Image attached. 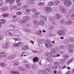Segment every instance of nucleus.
<instances>
[{
    "label": "nucleus",
    "mask_w": 74,
    "mask_h": 74,
    "mask_svg": "<svg viewBox=\"0 0 74 74\" xmlns=\"http://www.w3.org/2000/svg\"><path fill=\"white\" fill-rule=\"evenodd\" d=\"M65 74H71V72L70 71H67Z\"/></svg>",
    "instance_id": "774afa93"
},
{
    "label": "nucleus",
    "mask_w": 74,
    "mask_h": 74,
    "mask_svg": "<svg viewBox=\"0 0 74 74\" xmlns=\"http://www.w3.org/2000/svg\"><path fill=\"white\" fill-rule=\"evenodd\" d=\"M10 73L11 74H20L19 71L15 70H12V71H10Z\"/></svg>",
    "instance_id": "4468645a"
},
{
    "label": "nucleus",
    "mask_w": 74,
    "mask_h": 74,
    "mask_svg": "<svg viewBox=\"0 0 74 74\" xmlns=\"http://www.w3.org/2000/svg\"><path fill=\"white\" fill-rule=\"evenodd\" d=\"M65 24L67 25H71V24H73V21L71 20H69L68 21H66L65 22Z\"/></svg>",
    "instance_id": "a211bd4d"
},
{
    "label": "nucleus",
    "mask_w": 74,
    "mask_h": 74,
    "mask_svg": "<svg viewBox=\"0 0 74 74\" xmlns=\"http://www.w3.org/2000/svg\"><path fill=\"white\" fill-rule=\"evenodd\" d=\"M66 48V47L64 46L61 45L59 47L60 49H64Z\"/></svg>",
    "instance_id": "37998d69"
},
{
    "label": "nucleus",
    "mask_w": 74,
    "mask_h": 74,
    "mask_svg": "<svg viewBox=\"0 0 74 74\" xmlns=\"http://www.w3.org/2000/svg\"><path fill=\"white\" fill-rule=\"evenodd\" d=\"M59 63L58 62H54V66H58V65H59Z\"/></svg>",
    "instance_id": "6e6d98bb"
},
{
    "label": "nucleus",
    "mask_w": 74,
    "mask_h": 74,
    "mask_svg": "<svg viewBox=\"0 0 74 74\" xmlns=\"http://www.w3.org/2000/svg\"><path fill=\"white\" fill-rule=\"evenodd\" d=\"M74 51L72 49L68 51V53H73Z\"/></svg>",
    "instance_id": "13d9d810"
},
{
    "label": "nucleus",
    "mask_w": 74,
    "mask_h": 74,
    "mask_svg": "<svg viewBox=\"0 0 74 74\" xmlns=\"http://www.w3.org/2000/svg\"><path fill=\"white\" fill-rule=\"evenodd\" d=\"M64 21L63 20H61L59 21V23L60 24H61V25H63L64 24Z\"/></svg>",
    "instance_id": "5fc2aeb1"
},
{
    "label": "nucleus",
    "mask_w": 74,
    "mask_h": 74,
    "mask_svg": "<svg viewBox=\"0 0 74 74\" xmlns=\"http://www.w3.org/2000/svg\"><path fill=\"white\" fill-rule=\"evenodd\" d=\"M33 60L34 62H37L38 60V58L37 57H34L33 59Z\"/></svg>",
    "instance_id": "c9c22d12"
},
{
    "label": "nucleus",
    "mask_w": 74,
    "mask_h": 74,
    "mask_svg": "<svg viewBox=\"0 0 74 74\" xmlns=\"http://www.w3.org/2000/svg\"><path fill=\"white\" fill-rule=\"evenodd\" d=\"M6 22V20L4 19H0V23L1 24H3L5 23Z\"/></svg>",
    "instance_id": "b1692460"
},
{
    "label": "nucleus",
    "mask_w": 74,
    "mask_h": 74,
    "mask_svg": "<svg viewBox=\"0 0 74 74\" xmlns=\"http://www.w3.org/2000/svg\"><path fill=\"white\" fill-rule=\"evenodd\" d=\"M68 39H69V41L70 42H74V38L71 37H69L68 38Z\"/></svg>",
    "instance_id": "393cba45"
},
{
    "label": "nucleus",
    "mask_w": 74,
    "mask_h": 74,
    "mask_svg": "<svg viewBox=\"0 0 74 74\" xmlns=\"http://www.w3.org/2000/svg\"><path fill=\"white\" fill-rule=\"evenodd\" d=\"M67 48L69 49H74V47L72 45L68 44L67 46Z\"/></svg>",
    "instance_id": "6ab92c4d"
},
{
    "label": "nucleus",
    "mask_w": 74,
    "mask_h": 74,
    "mask_svg": "<svg viewBox=\"0 0 74 74\" xmlns=\"http://www.w3.org/2000/svg\"><path fill=\"white\" fill-rule=\"evenodd\" d=\"M69 40L68 39H65L64 40V44H68L69 43Z\"/></svg>",
    "instance_id": "f704fd0d"
},
{
    "label": "nucleus",
    "mask_w": 74,
    "mask_h": 74,
    "mask_svg": "<svg viewBox=\"0 0 74 74\" xmlns=\"http://www.w3.org/2000/svg\"><path fill=\"white\" fill-rule=\"evenodd\" d=\"M10 27H11L13 29H15L16 28V26L13 25H10Z\"/></svg>",
    "instance_id": "8fccbe9b"
},
{
    "label": "nucleus",
    "mask_w": 74,
    "mask_h": 74,
    "mask_svg": "<svg viewBox=\"0 0 74 74\" xmlns=\"http://www.w3.org/2000/svg\"><path fill=\"white\" fill-rule=\"evenodd\" d=\"M29 12H30V9H27L26 10L25 12H24V14H26V15H27V14H30Z\"/></svg>",
    "instance_id": "cd10ccee"
},
{
    "label": "nucleus",
    "mask_w": 74,
    "mask_h": 74,
    "mask_svg": "<svg viewBox=\"0 0 74 74\" xmlns=\"http://www.w3.org/2000/svg\"><path fill=\"white\" fill-rule=\"evenodd\" d=\"M45 55L48 57H51V58H53V55L52 54V52H50L48 53H45Z\"/></svg>",
    "instance_id": "39448f33"
},
{
    "label": "nucleus",
    "mask_w": 74,
    "mask_h": 74,
    "mask_svg": "<svg viewBox=\"0 0 74 74\" xmlns=\"http://www.w3.org/2000/svg\"><path fill=\"white\" fill-rule=\"evenodd\" d=\"M49 21L52 22L53 25H56V24L55 23V18L53 16H51L49 18Z\"/></svg>",
    "instance_id": "423d86ee"
},
{
    "label": "nucleus",
    "mask_w": 74,
    "mask_h": 74,
    "mask_svg": "<svg viewBox=\"0 0 74 74\" xmlns=\"http://www.w3.org/2000/svg\"><path fill=\"white\" fill-rule=\"evenodd\" d=\"M63 57L65 59H67L69 58V56L67 54H65L63 55Z\"/></svg>",
    "instance_id": "72a5a7b5"
},
{
    "label": "nucleus",
    "mask_w": 74,
    "mask_h": 74,
    "mask_svg": "<svg viewBox=\"0 0 74 74\" xmlns=\"http://www.w3.org/2000/svg\"><path fill=\"white\" fill-rule=\"evenodd\" d=\"M20 63V62L18 61L14 62V66H18V65Z\"/></svg>",
    "instance_id": "c03bdc74"
},
{
    "label": "nucleus",
    "mask_w": 74,
    "mask_h": 74,
    "mask_svg": "<svg viewBox=\"0 0 74 74\" xmlns=\"http://www.w3.org/2000/svg\"><path fill=\"white\" fill-rule=\"evenodd\" d=\"M34 14L35 15H39L40 14L39 12H35L34 13Z\"/></svg>",
    "instance_id": "0e129e2a"
},
{
    "label": "nucleus",
    "mask_w": 74,
    "mask_h": 74,
    "mask_svg": "<svg viewBox=\"0 0 74 74\" xmlns=\"http://www.w3.org/2000/svg\"><path fill=\"white\" fill-rule=\"evenodd\" d=\"M37 65L35 64L32 65V68L33 69H37Z\"/></svg>",
    "instance_id": "a18cd8bd"
},
{
    "label": "nucleus",
    "mask_w": 74,
    "mask_h": 74,
    "mask_svg": "<svg viewBox=\"0 0 74 74\" xmlns=\"http://www.w3.org/2000/svg\"><path fill=\"white\" fill-rule=\"evenodd\" d=\"M74 58H72L71 59H70V60H68L67 61V64H69L70 63H71V62H73V61H74Z\"/></svg>",
    "instance_id": "a878e982"
},
{
    "label": "nucleus",
    "mask_w": 74,
    "mask_h": 74,
    "mask_svg": "<svg viewBox=\"0 0 74 74\" xmlns=\"http://www.w3.org/2000/svg\"><path fill=\"white\" fill-rule=\"evenodd\" d=\"M25 67L28 69H31V66L30 64H26L25 65Z\"/></svg>",
    "instance_id": "7c9ffc66"
},
{
    "label": "nucleus",
    "mask_w": 74,
    "mask_h": 74,
    "mask_svg": "<svg viewBox=\"0 0 74 74\" xmlns=\"http://www.w3.org/2000/svg\"><path fill=\"white\" fill-rule=\"evenodd\" d=\"M65 31V30L61 31H58V33L59 35L63 36H64V35H65V32H64V31Z\"/></svg>",
    "instance_id": "0eeeda50"
},
{
    "label": "nucleus",
    "mask_w": 74,
    "mask_h": 74,
    "mask_svg": "<svg viewBox=\"0 0 74 74\" xmlns=\"http://www.w3.org/2000/svg\"><path fill=\"white\" fill-rule=\"evenodd\" d=\"M41 33H42V31L41 30H40L39 31H37L36 32H35V34L39 36H42V34H41Z\"/></svg>",
    "instance_id": "9d476101"
},
{
    "label": "nucleus",
    "mask_w": 74,
    "mask_h": 74,
    "mask_svg": "<svg viewBox=\"0 0 74 74\" xmlns=\"http://www.w3.org/2000/svg\"><path fill=\"white\" fill-rule=\"evenodd\" d=\"M7 56V53L3 52H1L0 53V58H3L4 57H6Z\"/></svg>",
    "instance_id": "9b49d317"
},
{
    "label": "nucleus",
    "mask_w": 74,
    "mask_h": 74,
    "mask_svg": "<svg viewBox=\"0 0 74 74\" xmlns=\"http://www.w3.org/2000/svg\"><path fill=\"white\" fill-rule=\"evenodd\" d=\"M29 49V47L27 46H24L23 48V50H27Z\"/></svg>",
    "instance_id": "ea45409f"
},
{
    "label": "nucleus",
    "mask_w": 74,
    "mask_h": 74,
    "mask_svg": "<svg viewBox=\"0 0 74 74\" xmlns=\"http://www.w3.org/2000/svg\"><path fill=\"white\" fill-rule=\"evenodd\" d=\"M64 4L66 7H69L73 4V2L71 0H66L64 2Z\"/></svg>",
    "instance_id": "f03ea898"
},
{
    "label": "nucleus",
    "mask_w": 74,
    "mask_h": 74,
    "mask_svg": "<svg viewBox=\"0 0 74 74\" xmlns=\"http://www.w3.org/2000/svg\"><path fill=\"white\" fill-rule=\"evenodd\" d=\"M23 30H24V31H25V32H31V30H30L28 29H23Z\"/></svg>",
    "instance_id": "09e8293b"
},
{
    "label": "nucleus",
    "mask_w": 74,
    "mask_h": 74,
    "mask_svg": "<svg viewBox=\"0 0 74 74\" xmlns=\"http://www.w3.org/2000/svg\"><path fill=\"white\" fill-rule=\"evenodd\" d=\"M40 18L43 21H46L47 20V18L46 16L43 15H41L40 16Z\"/></svg>",
    "instance_id": "1a4fd4ad"
},
{
    "label": "nucleus",
    "mask_w": 74,
    "mask_h": 74,
    "mask_svg": "<svg viewBox=\"0 0 74 74\" xmlns=\"http://www.w3.org/2000/svg\"><path fill=\"white\" fill-rule=\"evenodd\" d=\"M22 8L23 10H26L27 8V6L26 5H24L22 7Z\"/></svg>",
    "instance_id": "3c124183"
},
{
    "label": "nucleus",
    "mask_w": 74,
    "mask_h": 74,
    "mask_svg": "<svg viewBox=\"0 0 74 74\" xmlns=\"http://www.w3.org/2000/svg\"><path fill=\"white\" fill-rule=\"evenodd\" d=\"M39 25H44L45 23H44V21L42 20H40V21L39 22Z\"/></svg>",
    "instance_id": "473e14b6"
},
{
    "label": "nucleus",
    "mask_w": 74,
    "mask_h": 74,
    "mask_svg": "<svg viewBox=\"0 0 74 74\" xmlns=\"http://www.w3.org/2000/svg\"><path fill=\"white\" fill-rule=\"evenodd\" d=\"M2 16L4 17V18H6V17H8L9 16V14L8 13H5L4 14H2Z\"/></svg>",
    "instance_id": "2f4dec72"
},
{
    "label": "nucleus",
    "mask_w": 74,
    "mask_h": 74,
    "mask_svg": "<svg viewBox=\"0 0 74 74\" xmlns=\"http://www.w3.org/2000/svg\"><path fill=\"white\" fill-rule=\"evenodd\" d=\"M70 11L71 12H74V9L72 8L70 10Z\"/></svg>",
    "instance_id": "338daca9"
},
{
    "label": "nucleus",
    "mask_w": 74,
    "mask_h": 74,
    "mask_svg": "<svg viewBox=\"0 0 74 74\" xmlns=\"http://www.w3.org/2000/svg\"><path fill=\"white\" fill-rule=\"evenodd\" d=\"M67 11V9L64 8H62L61 10V12L63 14L66 13Z\"/></svg>",
    "instance_id": "f8f14e48"
},
{
    "label": "nucleus",
    "mask_w": 74,
    "mask_h": 74,
    "mask_svg": "<svg viewBox=\"0 0 74 74\" xmlns=\"http://www.w3.org/2000/svg\"><path fill=\"white\" fill-rule=\"evenodd\" d=\"M33 23L36 26H38L39 25V22L37 20H33Z\"/></svg>",
    "instance_id": "5701e85b"
},
{
    "label": "nucleus",
    "mask_w": 74,
    "mask_h": 74,
    "mask_svg": "<svg viewBox=\"0 0 74 74\" xmlns=\"http://www.w3.org/2000/svg\"><path fill=\"white\" fill-rule=\"evenodd\" d=\"M38 41L39 43L40 44H43L44 43V40L43 39H39L38 40Z\"/></svg>",
    "instance_id": "c756f323"
},
{
    "label": "nucleus",
    "mask_w": 74,
    "mask_h": 74,
    "mask_svg": "<svg viewBox=\"0 0 74 74\" xmlns=\"http://www.w3.org/2000/svg\"><path fill=\"white\" fill-rule=\"evenodd\" d=\"M5 2L7 3H9L10 4H11L14 3L15 0H5Z\"/></svg>",
    "instance_id": "f3484780"
},
{
    "label": "nucleus",
    "mask_w": 74,
    "mask_h": 74,
    "mask_svg": "<svg viewBox=\"0 0 74 74\" xmlns=\"http://www.w3.org/2000/svg\"><path fill=\"white\" fill-rule=\"evenodd\" d=\"M17 69L19 70H20V71H25V72H26L27 70L26 68L22 66L18 67H17Z\"/></svg>",
    "instance_id": "6e6552de"
},
{
    "label": "nucleus",
    "mask_w": 74,
    "mask_h": 74,
    "mask_svg": "<svg viewBox=\"0 0 74 74\" xmlns=\"http://www.w3.org/2000/svg\"><path fill=\"white\" fill-rule=\"evenodd\" d=\"M9 47V43L8 42H6L5 44L3 45V48L4 49H7Z\"/></svg>",
    "instance_id": "dca6fc26"
},
{
    "label": "nucleus",
    "mask_w": 74,
    "mask_h": 74,
    "mask_svg": "<svg viewBox=\"0 0 74 74\" xmlns=\"http://www.w3.org/2000/svg\"><path fill=\"white\" fill-rule=\"evenodd\" d=\"M66 59H62L60 60V64H63L66 62Z\"/></svg>",
    "instance_id": "412c9836"
},
{
    "label": "nucleus",
    "mask_w": 74,
    "mask_h": 74,
    "mask_svg": "<svg viewBox=\"0 0 74 74\" xmlns=\"http://www.w3.org/2000/svg\"><path fill=\"white\" fill-rule=\"evenodd\" d=\"M21 5H22V3L21 2H19L17 4L18 6H21Z\"/></svg>",
    "instance_id": "69168bd1"
},
{
    "label": "nucleus",
    "mask_w": 74,
    "mask_h": 74,
    "mask_svg": "<svg viewBox=\"0 0 74 74\" xmlns=\"http://www.w3.org/2000/svg\"><path fill=\"white\" fill-rule=\"evenodd\" d=\"M55 17L58 19H60V18L62 17V16H60L59 14H56L55 15Z\"/></svg>",
    "instance_id": "4be33fe9"
},
{
    "label": "nucleus",
    "mask_w": 74,
    "mask_h": 74,
    "mask_svg": "<svg viewBox=\"0 0 74 74\" xmlns=\"http://www.w3.org/2000/svg\"><path fill=\"white\" fill-rule=\"evenodd\" d=\"M19 23H26V21L24 20H20L19 21Z\"/></svg>",
    "instance_id": "58836bf2"
},
{
    "label": "nucleus",
    "mask_w": 74,
    "mask_h": 74,
    "mask_svg": "<svg viewBox=\"0 0 74 74\" xmlns=\"http://www.w3.org/2000/svg\"><path fill=\"white\" fill-rule=\"evenodd\" d=\"M52 68L53 69V70H56V69H57L58 68V66L54 65V66H52Z\"/></svg>",
    "instance_id": "864d4df0"
},
{
    "label": "nucleus",
    "mask_w": 74,
    "mask_h": 74,
    "mask_svg": "<svg viewBox=\"0 0 74 74\" xmlns=\"http://www.w3.org/2000/svg\"><path fill=\"white\" fill-rule=\"evenodd\" d=\"M0 64L1 66V67H4L5 66V63L4 62H1L0 63Z\"/></svg>",
    "instance_id": "49530a36"
},
{
    "label": "nucleus",
    "mask_w": 74,
    "mask_h": 74,
    "mask_svg": "<svg viewBox=\"0 0 74 74\" xmlns=\"http://www.w3.org/2000/svg\"><path fill=\"white\" fill-rule=\"evenodd\" d=\"M6 34L10 36H19L21 33L18 30L16 29H13L12 30L7 31Z\"/></svg>",
    "instance_id": "f257e3e1"
},
{
    "label": "nucleus",
    "mask_w": 74,
    "mask_h": 74,
    "mask_svg": "<svg viewBox=\"0 0 74 74\" xmlns=\"http://www.w3.org/2000/svg\"><path fill=\"white\" fill-rule=\"evenodd\" d=\"M10 10H13V9H14V6H13V5H10Z\"/></svg>",
    "instance_id": "4d7b16f0"
},
{
    "label": "nucleus",
    "mask_w": 74,
    "mask_h": 74,
    "mask_svg": "<svg viewBox=\"0 0 74 74\" xmlns=\"http://www.w3.org/2000/svg\"><path fill=\"white\" fill-rule=\"evenodd\" d=\"M45 71L47 73H51L52 72L51 69H50L47 68L45 69Z\"/></svg>",
    "instance_id": "e433bc0d"
},
{
    "label": "nucleus",
    "mask_w": 74,
    "mask_h": 74,
    "mask_svg": "<svg viewBox=\"0 0 74 74\" xmlns=\"http://www.w3.org/2000/svg\"><path fill=\"white\" fill-rule=\"evenodd\" d=\"M23 45V43L22 42H19L17 43H15L13 45L14 47H19V46H21Z\"/></svg>",
    "instance_id": "ddd939ff"
},
{
    "label": "nucleus",
    "mask_w": 74,
    "mask_h": 74,
    "mask_svg": "<svg viewBox=\"0 0 74 74\" xmlns=\"http://www.w3.org/2000/svg\"><path fill=\"white\" fill-rule=\"evenodd\" d=\"M15 58H16V55H13L9 57V59L10 60H12L13 59H14Z\"/></svg>",
    "instance_id": "bb28decb"
},
{
    "label": "nucleus",
    "mask_w": 74,
    "mask_h": 74,
    "mask_svg": "<svg viewBox=\"0 0 74 74\" xmlns=\"http://www.w3.org/2000/svg\"><path fill=\"white\" fill-rule=\"evenodd\" d=\"M70 15L67 14L66 15V19H69L70 18Z\"/></svg>",
    "instance_id": "e2e57ef3"
},
{
    "label": "nucleus",
    "mask_w": 74,
    "mask_h": 74,
    "mask_svg": "<svg viewBox=\"0 0 74 74\" xmlns=\"http://www.w3.org/2000/svg\"><path fill=\"white\" fill-rule=\"evenodd\" d=\"M45 10L47 12H51L52 11V8L51 7L47 6L45 8Z\"/></svg>",
    "instance_id": "20e7f679"
},
{
    "label": "nucleus",
    "mask_w": 74,
    "mask_h": 74,
    "mask_svg": "<svg viewBox=\"0 0 74 74\" xmlns=\"http://www.w3.org/2000/svg\"><path fill=\"white\" fill-rule=\"evenodd\" d=\"M38 73L39 74H44L45 71H40L38 72Z\"/></svg>",
    "instance_id": "a19ab883"
},
{
    "label": "nucleus",
    "mask_w": 74,
    "mask_h": 74,
    "mask_svg": "<svg viewBox=\"0 0 74 74\" xmlns=\"http://www.w3.org/2000/svg\"><path fill=\"white\" fill-rule=\"evenodd\" d=\"M23 19L25 21H27V16L24 17L23 18Z\"/></svg>",
    "instance_id": "680f3d73"
},
{
    "label": "nucleus",
    "mask_w": 74,
    "mask_h": 74,
    "mask_svg": "<svg viewBox=\"0 0 74 74\" xmlns=\"http://www.w3.org/2000/svg\"><path fill=\"white\" fill-rule=\"evenodd\" d=\"M13 39L15 41H21V38L20 37L14 38Z\"/></svg>",
    "instance_id": "c85d7f7f"
},
{
    "label": "nucleus",
    "mask_w": 74,
    "mask_h": 74,
    "mask_svg": "<svg viewBox=\"0 0 74 74\" xmlns=\"http://www.w3.org/2000/svg\"><path fill=\"white\" fill-rule=\"evenodd\" d=\"M8 9V8L7 7H3L0 8V10L1 11L3 12L5 11H7Z\"/></svg>",
    "instance_id": "2eb2a0df"
},
{
    "label": "nucleus",
    "mask_w": 74,
    "mask_h": 74,
    "mask_svg": "<svg viewBox=\"0 0 74 74\" xmlns=\"http://www.w3.org/2000/svg\"><path fill=\"white\" fill-rule=\"evenodd\" d=\"M71 18L72 20H74V13H72L71 15Z\"/></svg>",
    "instance_id": "de8ad7c7"
},
{
    "label": "nucleus",
    "mask_w": 74,
    "mask_h": 74,
    "mask_svg": "<svg viewBox=\"0 0 74 74\" xmlns=\"http://www.w3.org/2000/svg\"><path fill=\"white\" fill-rule=\"evenodd\" d=\"M17 15H20L22 14V12H16Z\"/></svg>",
    "instance_id": "052dcab7"
},
{
    "label": "nucleus",
    "mask_w": 74,
    "mask_h": 74,
    "mask_svg": "<svg viewBox=\"0 0 74 74\" xmlns=\"http://www.w3.org/2000/svg\"><path fill=\"white\" fill-rule=\"evenodd\" d=\"M31 11L32 12H36V11H37V10H36L34 8H32L31 9Z\"/></svg>",
    "instance_id": "bf43d9fd"
},
{
    "label": "nucleus",
    "mask_w": 74,
    "mask_h": 74,
    "mask_svg": "<svg viewBox=\"0 0 74 74\" xmlns=\"http://www.w3.org/2000/svg\"><path fill=\"white\" fill-rule=\"evenodd\" d=\"M45 46L46 48H51L52 47V44L51 43V42L49 40H47L46 42Z\"/></svg>",
    "instance_id": "7ed1b4c3"
},
{
    "label": "nucleus",
    "mask_w": 74,
    "mask_h": 74,
    "mask_svg": "<svg viewBox=\"0 0 74 74\" xmlns=\"http://www.w3.org/2000/svg\"><path fill=\"white\" fill-rule=\"evenodd\" d=\"M46 60L48 62L51 63V62H53V59L51 58H48L46 59Z\"/></svg>",
    "instance_id": "aec40b11"
},
{
    "label": "nucleus",
    "mask_w": 74,
    "mask_h": 74,
    "mask_svg": "<svg viewBox=\"0 0 74 74\" xmlns=\"http://www.w3.org/2000/svg\"><path fill=\"white\" fill-rule=\"evenodd\" d=\"M54 4L55 5H58L60 4V2L58 1H55L54 2Z\"/></svg>",
    "instance_id": "79ce46f5"
},
{
    "label": "nucleus",
    "mask_w": 74,
    "mask_h": 74,
    "mask_svg": "<svg viewBox=\"0 0 74 74\" xmlns=\"http://www.w3.org/2000/svg\"><path fill=\"white\" fill-rule=\"evenodd\" d=\"M48 5L49 6H52L53 5V2L52 1L49 2L48 3Z\"/></svg>",
    "instance_id": "4c0bfd02"
},
{
    "label": "nucleus",
    "mask_w": 74,
    "mask_h": 74,
    "mask_svg": "<svg viewBox=\"0 0 74 74\" xmlns=\"http://www.w3.org/2000/svg\"><path fill=\"white\" fill-rule=\"evenodd\" d=\"M60 56V55L59 54H57L56 55H53V58H56V57H59Z\"/></svg>",
    "instance_id": "603ef678"
}]
</instances>
